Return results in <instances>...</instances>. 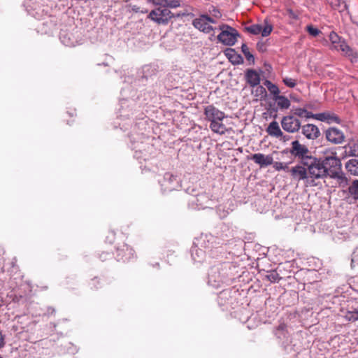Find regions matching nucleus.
Segmentation results:
<instances>
[{
  "label": "nucleus",
  "mask_w": 358,
  "mask_h": 358,
  "mask_svg": "<svg viewBox=\"0 0 358 358\" xmlns=\"http://www.w3.org/2000/svg\"><path fill=\"white\" fill-rule=\"evenodd\" d=\"M250 159L260 167H266L273 164V157L265 155L262 153H256L251 156Z\"/></svg>",
  "instance_id": "nucleus-15"
},
{
  "label": "nucleus",
  "mask_w": 358,
  "mask_h": 358,
  "mask_svg": "<svg viewBox=\"0 0 358 358\" xmlns=\"http://www.w3.org/2000/svg\"><path fill=\"white\" fill-rule=\"evenodd\" d=\"M117 260L123 262H130L136 256L135 251L127 244L122 243L116 249Z\"/></svg>",
  "instance_id": "nucleus-6"
},
{
  "label": "nucleus",
  "mask_w": 358,
  "mask_h": 358,
  "mask_svg": "<svg viewBox=\"0 0 358 358\" xmlns=\"http://www.w3.org/2000/svg\"><path fill=\"white\" fill-rule=\"evenodd\" d=\"M301 132L309 140L317 139L320 136L318 127L313 124H307L301 127Z\"/></svg>",
  "instance_id": "nucleus-14"
},
{
  "label": "nucleus",
  "mask_w": 358,
  "mask_h": 358,
  "mask_svg": "<svg viewBox=\"0 0 358 358\" xmlns=\"http://www.w3.org/2000/svg\"><path fill=\"white\" fill-rule=\"evenodd\" d=\"M257 48L261 52H264L266 50V47L264 43H257Z\"/></svg>",
  "instance_id": "nucleus-40"
},
{
  "label": "nucleus",
  "mask_w": 358,
  "mask_h": 358,
  "mask_svg": "<svg viewBox=\"0 0 358 358\" xmlns=\"http://www.w3.org/2000/svg\"><path fill=\"white\" fill-rule=\"evenodd\" d=\"M306 30L308 32V34L313 36H317L321 32L317 28L314 27L312 25L307 26Z\"/></svg>",
  "instance_id": "nucleus-34"
},
{
  "label": "nucleus",
  "mask_w": 358,
  "mask_h": 358,
  "mask_svg": "<svg viewBox=\"0 0 358 358\" xmlns=\"http://www.w3.org/2000/svg\"><path fill=\"white\" fill-rule=\"evenodd\" d=\"M293 111H294V115H296L300 117H304V115H306L307 114L306 110L304 108H295L293 110Z\"/></svg>",
  "instance_id": "nucleus-36"
},
{
  "label": "nucleus",
  "mask_w": 358,
  "mask_h": 358,
  "mask_svg": "<svg viewBox=\"0 0 358 358\" xmlns=\"http://www.w3.org/2000/svg\"><path fill=\"white\" fill-rule=\"evenodd\" d=\"M329 40L332 45V49L338 50V45L343 38H341L335 31H331L329 36Z\"/></svg>",
  "instance_id": "nucleus-23"
},
{
  "label": "nucleus",
  "mask_w": 358,
  "mask_h": 358,
  "mask_svg": "<svg viewBox=\"0 0 358 358\" xmlns=\"http://www.w3.org/2000/svg\"><path fill=\"white\" fill-rule=\"evenodd\" d=\"M256 89L254 91V94L255 96L259 97L260 99H264L266 96V89L261 85L255 86Z\"/></svg>",
  "instance_id": "nucleus-30"
},
{
  "label": "nucleus",
  "mask_w": 358,
  "mask_h": 358,
  "mask_svg": "<svg viewBox=\"0 0 358 358\" xmlns=\"http://www.w3.org/2000/svg\"><path fill=\"white\" fill-rule=\"evenodd\" d=\"M227 214H228V211H226V212H225V211L224 210V214H223L224 217L225 216H227Z\"/></svg>",
  "instance_id": "nucleus-44"
},
{
  "label": "nucleus",
  "mask_w": 358,
  "mask_h": 358,
  "mask_svg": "<svg viewBox=\"0 0 358 358\" xmlns=\"http://www.w3.org/2000/svg\"><path fill=\"white\" fill-rule=\"evenodd\" d=\"M338 50L341 51L345 56H353V50L347 44L346 41L343 39L338 45Z\"/></svg>",
  "instance_id": "nucleus-25"
},
{
  "label": "nucleus",
  "mask_w": 358,
  "mask_h": 358,
  "mask_svg": "<svg viewBox=\"0 0 358 358\" xmlns=\"http://www.w3.org/2000/svg\"><path fill=\"white\" fill-rule=\"evenodd\" d=\"M273 99L277 103L278 106L280 109H287L290 106L289 100L285 96L278 95L275 97H273Z\"/></svg>",
  "instance_id": "nucleus-21"
},
{
  "label": "nucleus",
  "mask_w": 358,
  "mask_h": 358,
  "mask_svg": "<svg viewBox=\"0 0 358 358\" xmlns=\"http://www.w3.org/2000/svg\"><path fill=\"white\" fill-rule=\"evenodd\" d=\"M206 17L207 22H208V24L216 23V20L213 17H211L208 16V15H206Z\"/></svg>",
  "instance_id": "nucleus-41"
},
{
  "label": "nucleus",
  "mask_w": 358,
  "mask_h": 358,
  "mask_svg": "<svg viewBox=\"0 0 358 358\" xmlns=\"http://www.w3.org/2000/svg\"><path fill=\"white\" fill-rule=\"evenodd\" d=\"M266 278L271 282H276L281 279V277L275 270H272L267 273Z\"/></svg>",
  "instance_id": "nucleus-27"
},
{
  "label": "nucleus",
  "mask_w": 358,
  "mask_h": 358,
  "mask_svg": "<svg viewBox=\"0 0 358 358\" xmlns=\"http://www.w3.org/2000/svg\"><path fill=\"white\" fill-rule=\"evenodd\" d=\"M221 33L217 36V39L226 45H233L236 41V36H238L237 31L227 24L220 26Z\"/></svg>",
  "instance_id": "nucleus-5"
},
{
  "label": "nucleus",
  "mask_w": 358,
  "mask_h": 358,
  "mask_svg": "<svg viewBox=\"0 0 358 358\" xmlns=\"http://www.w3.org/2000/svg\"><path fill=\"white\" fill-rule=\"evenodd\" d=\"M282 129L289 133H296L301 128V122L294 115H287L282 118Z\"/></svg>",
  "instance_id": "nucleus-7"
},
{
  "label": "nucleus",
  "mask_w": 358,
  "mask_h": 358,
  "mask_svg": "<svg viewBox=\"0 0 358 358\" xmlns=\"http://www.w3.org/2000/svg\"><path fill=\"white\" fill-rule=\"evenodd\" d=\"M306 113L307 114L306 115H304V117H306L307 119L311 118V117L315 118V115H313L312 113L308 111L307 110H306Z\"/></svg>",
  "instance_id": "nucleus-43"
},
{
  "label": "nucleus",
  "mask_w": 358,
  "mask_h": 358,
  "mask_svg": "<svg viewBox=\"0 0 358 358\" xmlns=\"http://www.w3.org/2000/svg\"><path fill=\"white\" fill-rule=\"evenodd\" d=\"M164 1V6L166 8H176L181 6L180 0H163L159 1H155L157 5H162V2Z\"/></svg>",
  "instance_id": "nucleus-24"
},
{
  "label": "nucleus",
  "mask_w": 358,
  "mask_h": 358,
  "mask_svg": "<svg viewBox=\"0 0 358 358\" xmlns=\"http://www.w3.org/2000/svg\"><path fill=\"white\" fill-rule=\"evenodd\" d=\"M345 318L349 322H355L358 320V310L348 311L346 313Z\"/></svg>",
  "instance_id": "nucleus-32"
},
{
  "label": "nucleus",
  "mask_w": 358,
  "mask_h": 358,
  "mask_svg": "<svg viewBox=\"0 0 358 358\" xmlns=\"http://www.w3.org/2000/svg\"><path fill=\"white\" fill-rule=\"evenodd\" d=\"M123 1L127 2V1H128L129 0H123Z\"/></svg>",
  "instance_id": "nucleus-45"
},
{
  "label": "nucleus",
  "mask_w": 358,
  "mask_h": 358,
  "mask_svg": "<svg viewBox=\"0 0 358 358\" xmlns=\"http://www.w3.org/2000/svg\"><path fill=\"white\" fill-rule=\"evenodd\" d=\"M204 115L206 119L210 123L215 121H223L226 117L224 113L215 107L213 105H208L205 107Z\"/></svg>",
  "instance_id": "nucleus-8"
},
{
  "label": "nucleus",
  "mask_w": 358,
  "mask_h": 358,
  "mask_svg": "<svg viewBox=\"0 0 358 358\" xmlns=\"http://www.w3.org/2000/svg\"><path fill=\"white\" fill-rule=\"evenodd\" d=\"M282 81H283L284 84L289 87H295V85L296 84L295 80L290 78H287V77L283 78Z\"/></svg>",
  "instance_id": "nucleus-35"
},
{
  "label": "nucleus",
  "mask_w": 358,
  "mask_h": 358,
  "mask_svg": "<svg viewBox=\"0 0 358 358\" xmlns=\"http://www.w3.org/2000/svg\"><path fill=\"white\" fill-rule=\"evenodd\" d=\"M326 116L328 117V119L327 120H333V121H334L336 122H339V118L336 115H330L329 113H327Z\"/></svg>",
  "instance_id": "nucleus-38"
},
{
  "label": "nucleus",
  "mask_w": 358,
  "mask_h": 358,
  "mask_svg": "<svg viewBox=\"0 0 358 358\" xmlns=\"http://www.w3.org/2000/svg\"><path fill=\"white\" fill-rule=\"evenodd\" d=\"M101 280L98 277H94L91 280L90 285L91 289H97L101 287Z\"/></svg>",
  "instance_id": "nucleus-33"
},
{
  "label": "nucleus",
  "mask_w": 358,
  "mask_h": 358,
  "mask_svg": "<svg viewBox=\"0 0 358 358\" xmlns=\"http://www.w3.org/2000/svg\"><path fill=\"white\" fill-rule=\"evenodd\" d=\"M289 172L293 178L297 180H303L306 184L310 185L307 166H304L303 164L297 165L292 167Z\"/></svg>",
  "instance_id": "nucleus-11"
},
{
  "label": "nucleus",
  "mask_w": 358,
  "mask_h": 358,
  "mask_svg": "<svg viewBox=\"0 0 358 358\" xmlns=\"http://www.w3.org/2000/svg\"><path fill=\"white\" fill-rule=\"evenodd\" d=\"M326 138L334 144H341L345 140L343 132L335 127H331L326 131Z\"/></svg>",
  "instance_id": "nucleus-12"
},
{
  "label": "nucleus",
  "mask_w": 358,
  "mask_h": 358,
  "mask_svg": "<svg viewBox=\"0 0 358 358\" xmlns=\"http://www.w3.org/2000/svg\"><path fill=\"white\" fill-rule=\"evenodd\" d=\"M226 55L230 62L234 64H239L243 62V57L240 55H238L234 49H228Z\"/></svg>",
  "instance_id": "nucleus-20"
},
{
  "label": "nucleus",
  "mask_w": 358,
  "mask_h": 358,
  "mask_svg": "<svg viewBox=\"0 0 358 358\" xmlns=\"http://www.w3.org/2000/svg\"><path fill=\"white\" fill-rule=\"evenodd\" d=\"M327 113H318L315 114V119L320 120V121H324L328 119V117L326 116Z\"/></svg>",
  "instance_id": "nucleus-37"
},
{
  "label": "nucleus",
  "mask_w": 358,
  "mask_h": 358,
  "mask_svg": "<svg viewBox=\"0 0 358 358\" xmlns=\"http://www.w3.org/2000/svg\"><path fill=\"white\" fill-rule=\"evenodd\" d=\"M160 184L164 192H171L179 186V181L176 176L168 172L164 175Z\"/></svg>",
  "instance_id": "nucleus-10"
},
{
  "label": "nucleus",
  "mask_w": 358,
  "mask_h": 358,
  "mask_svg": "<svg viewBox=\"0 0 358 358\" xmlns=\"http://www.w3.org/2000/svg\"><path fill=\"white\" fill-rule=\"evenodd\" d=\"M329 3L334 9L341 8L343 10L347 8V5L343 0H331Z\"/></svg>",
  "instance_id": "nucleus-29"
},
{
  "label": "nucleus",
  "mask_w": 358,
  "mask_h": 358,
  "mask_svg": "<svg viewBox=\"0 0 358 358\" xmlns=\"http://www.w3.org/2000/svg\"><path fill=\"white\" fill-rule=\"evenodd\" d=\"M264 85L267 87L270 93L273 95V97H275L280 95V90L278 87L276 85L272 83L270 80H266L264 83Z\"/></svg>",
  "instance_id": "nucleus-26"
},
{
  "label": "nucleus",
  "mask_w": 358,
  "mask_h": 358,
  "mask_svg": "<svg viewBox=\"0 0 358 358\" xmlns=\"http://www.w3.org/2000/svg\"><path fill=\"white\" fill-rule=\"evenodd\" d=\"M173 16L171 10L164 6L152 10L148 15V18L157 24L166 25Z\"/></svg>",
  "instance_id": "nucleus-4"
},
{
  "label": "nucleus",
  "mask_w": 358,
  "mask_h": 358,
  "mask_svg": "<svg viewBox=\"0 0 358 358\" xmlns=\"http://www.w3.org/2000/svg\"><path fill=\"white\" fill-rule=\"evenodd\" d=\"M213 17H215L216 19H219L222 17V14L218 10L213 9Z\"/></svg>",
  "instance_id": "nucleus-39"
},
{
  "label": "nucleus",
  "mask_w": 358,
  "mask_h": 358,
  "mask_svg": "<svg viewBox=\"0 0 358 358\" xmlns=\"http://www.w3.org/2000/svg\"><path fill=\"white\" fill-rule=\"evenodd\" d=\"M343 193L348 198L358 200V180H354L345 189H343Z\"/></svg>",
  "instance_id": "nucleus-17"
},
{
  "label": "nucleus",
  "mask_w": 358,
  "mask_h": 358,
  "mask_svg": "<svg viewBox=\"0 0 358 358\" xmlns=\"http://www.w3.org/2000/svg\"><path fill=\"white\" fill-rule=\"evenodd\" d=\"M324 168L328 171V175L333 178H339L341 173V162L336 156V152H331L329 156H326L322 159Z\"/></svg>",
  "instance_id": "nucleus-2"
},
{
  "label": "nucleus",
  "mask_w": 358,
  "mask_h": 358,
  "mask_svg": "<svg viewBox=\"0 0 358 358\" xmlns=\"http://www.w3.org/2000/svg\"><path fill=\"white\" fill-rule=\"evenodd\" d=\"M193 26L203 33L208 34L213 30V27L208 24L206 15H201L199 17L195 18L192 22Z\"/></svg>",
  "instance_id": "nucleus-13"
},
{
  "label": "nucleus",
  "mask_w": 358,
  "mask_h": 358,
  "mask_svg": "<svg viewBox=\"0 0 358 358\" xmlns=\"http://www.w3.org/2000/svg\"><path fill=\"white\" fill-rule=\"evenodd\" d=\"M5 345L4 336L0 331V349L3 348Z\"/></svg>",
  "instance_id": "nucleus-42"
},
{
  "label": "nucleus",
  "mask_w": 358,
  "mask_h": 358,
  "mask_svg": "<svg viewBox=\"0 0 358 358\" xmlns=\"http://www.w3.org/2000/svg\"><path fill=\"white\" fill-rule=\"evenodd\" d=\"M303 165L307 166L310 185H315L316 180L323 179L328 176V171L325 169L320 158L313 156Z\"/></svg>",
  "instance_id": "nucleus-1"
},
{
  "label": "nucleus",
  "mask_w": 358,
  "mask_h": 358,
  "mask_svg": "<svg viewBox=\"0 0 358 358\" xmlns=\"http://www.w3.org/2000/svg\"><path fill=\"white\" fill-rule=\"evenodd\" d=\"M245 78L247 83L252 87L259 85L261 80L259 73L254 69H247Z\"/></svg>",
  "instance_id": "nucleus-16"
},
{
  "label": "nucleus",
  "mask_w": 358,
  "mask_h": 358,
  "mask_svg": "<svg viewBox=\"0 0 358 358\" xmlns=\"http://www.w3.org/2000/svg\"><path fill=\"white\" fill-rule=\"evenodd\" d=\"M245 29L254 35L260 34L263 37L268 36L273 30V26L268 23L266 20L264 21V25L260 24H255L245 27Z\"/></svg>",
  "instance_id": "nucleus-9"
},
{
  "label": "nucleus",
  "mask_w": 358,
  "mask_h": 358,
  "mask_svg": "<svg viewBox=\"0 0 358 358\" xmlns=\"http://www.w3.org/2000/svg\"><path fill=\"white\" fill-rule=\"evenodd\" d=\"M273 166L276 171H289V166L287 163L284 162H273Z\"/></svg>",
  "instance_id": "nucleus-31"
},
{
  "label": "nucleus",
  "mask_w": 358,
  "mask_h": 358,
  "mask_svg": "<svg viewBox=\"0 0 358 358\" xmlns=\"http://www.w3.org/2000/svg\"><path fill=\"white\" fill-rule=\"evenodd\" d=\"M289 154L294 158L298 159L301 164L306 162L309 158L312 157L308 147L301 144L299 141L295 140L291 143V147L289 150Z\"/></svg>",
  "instance_id": "nucleus-3"
},
{
  "label": "nucleus",
  "mask_w": 358,
  "mask_h": 358,
  "mask_svg": "<svg viewBox=\"0 0 358 358\" xmlns=\"http://www.w3.org/2000/svg\"><path fill=\"white\" fill-rule=\"evenodd\" d=\"M268 135L275 138L281 137L283 135L278 123L276 121H272L266 129Z\"/></svg>",
  "instance_id": "nucleus-19"
},
{
  "label": "nucleus",
  "mask_w": 358,
  "mask_h": 358,
  "mask_svg": "<svg viewBox=\"0 0 358 358\" xmlns=\"http://www.w3.org/2000/svg\"><path fill=\"white\" fill-rule=\"evenodd\" d=\"M345 167L351 174L358 176V159H352L349 160L346 163Z\"/></svg>",
  "instance_id": "nucleus-22"
},
{
  "label": "nucleus",
  "mask_w": 358,
  "mask_h": 358,
  "mask_svg": "<svg viewBox=\"0 0 358 358\" xmlns=\"http://www.w3.org/2000/svg\"><path fill=\"white\" fill-rule=\"evenodd\" d=\"M209 127L213 132L220 135H224L231 129H229L222 121H215L210 123Z\"/></svg>",
  "instance_id": "nucleus-18"
},
{
  "label": "nucleus",
  "mask_w": 358,
  "mask_h": 358,
  "mask_svg": "<svg viewBox=\"0 0 358 358\" xmlns=\"http://www.w3.org/2000/svg\"><path fill=\"white\" fill-rule=\"evenodd\" d=\"M241 50L243 53L244 54L245 58L247 60L250 62L254 63L255 62V57L252 53H250L249 48L248 45L245 43L242 44L241 45Z\"/></svg>",
  "instance_id": "nucleus-28"
}]
</instances>
